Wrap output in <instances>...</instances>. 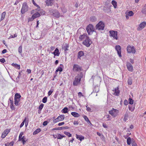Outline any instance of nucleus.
<instances>
[{
	"label": "nucleus",
	"instance_id": "f257e3e1",
	"mask_svg": "<svg viewBox=\"0 0 146 146\" xmlns=\"http://www.w3.org/2000/svg\"><path fill=\"white\" fill-rule=\"evenodd\" d=\"M82 77V74L80 73L75 76L73 82V85L74 86H77L80 84V81Z\"/></svg>",
	"mask_w": 146,
	"mask_h": 146
},
{
	"label": "nucleus",
	"instance_id": "f03ea898",
	"mask_svg": "<svg viewBox=\"0 0 146 146\" xmlns=\"http://www.w3.org/2000/svg\"><path fill=\"white\" fill-rule=\"evenodd\" d=\"M105 25L103 22L100 21L96 26V29L98 30H103L104 29Z\"/></svg>",
	"mask_w": 146,
	"mask_h": 146
},
{
	"label": "nucleus",
	"instance_id": "7ed1b4c3",
	"mask_svg": "<svg viewBox=\"0 0 146 146\" xmlns=\"http://www.w3.org/2000/svg\"><path fill=\"white\" fill-rule=\"evenodd\" d=\"M86 30L88 34L89 35L92 34L93 32L94 31V29L93 25L91 24L88 25L86 27Z\"/></svg>",
	"mask_w": 146,
	"mask_h": 146
},
{
	"label": "nucleus",
	"instance_id": "20e7f679",
	"mask_svg": "<svg viewBox=\"0 0 146 146\" xmlns=\"http://www.w3.org/2000/svg\"><path fill=\"white\" fill-rule=\"evenodd\" d=\"M92 43V41L88 37H87L85 41L83 42V44L87 47H89Z\"/></svg>",
	"mask_w": 146,
	"mask_h": 146
},
{
	"label": "nucleus",
	"instance_id": "39448f33",
	"mask_svg": "<svg viewBox=\"0 0 146 146\" xmlns=\"http://www.w3.org/2000/svg\"><path fill=\"white\" fill-rule=\"evenodd\" d=\"M109 33L110 36L113 37L116 40H117V31H109Z\"/></svg>",
	"mask_w": 146,
	"mask_h": 146
},
{
	"label": "nucleus",
	"instance_id": "423d86ee",
	"mask_svg": "<svg viewBox=\"0 0 146 146\" xmlns=\"http://www.w3.org/2000/svg\"><path fill=\"white\" fill-rule=\"evenodd\" d=\"M118 112V110L113 108L112 110L110 111L109 112L112 116L115 117L117 115Z\"/></svg>",
	"mask_w": 146,
	"mask_h": 146
},
{
	"label": "nucleus",
	"instance_id": "0eeeda50",
	"mask_svg": "<svg viewBox=\"0 0 146 146\" xmlns=\"http://www.w3.org/2000/svg\"><path fill=\"white\" fill-rule=\"evenodd\" d=\"M28 10V7L27 4L26 3L23 4L22 9L21 11V12L22 14H24L25 12Z\"/></svg>",
	"mask_w": 146,
	"mask_h": 146
},
{
	"label": "nucleus",
	"instance_id": "6e6552de",
	"mask_svg": "<svg viewBox=\"0 0 146 146\" xmlns=\"http://www.w3.org/2000/svg\"><path fill=\"white\" fill-rule=\"evenodd\" d=\"M81 70L82 68L81 67L76 64H74L73 68V70L74 72L80 71Z\"/></svg>",
	"mask_w": 146,
	"mask_h": 146
},
{
	"label": "nucleus",
	"instance_id": "1a4fd4ad",
	"mask_svg": "<svg viewBox=\"0 0 146 146\" xmlns=\"http://www.w3.org/2000/svg\"><path fill=\"white\" fill-rule=\"evenodd\" d=\"M64 118V115H61L58 116L56 119L53 120V122L56 123L57 122L63 120Z\"/></svg>",
	"mask_w": 146,
	"mask_h": 146
},
{
	"label": "nucleus",
	"instance_id": "9d476101",
	"mask_svg": "<svg viewBox=\"0 0 146 146\" xmlns=\"http://www.w3.org/2000/svg\"><path fill=\"white\" fill-rule=\"evenodd\" d=\"M127 50L128 52L129 53L132 52L133 53H135L136 51L134 47H132L130 46H127Z\"/></svg>",
	"mask_w": 146,
	"mask_h": 146
},
{
	"label": "nucleus",
	"instance_id": "9b49d317",
	"mask_svg": "<svg viewBox=\"0 0 146 146\" xmlns=\"http://www.w3.org/2000/svg\"><path fill=\"white\" fill-rule=\"evenodd\" d=\"M146 25V22L145 21H143L139 25V27L137 28L138 31L141 30L144 28Z\"/></svg>",
	"mask_w": 146,
	"mask_h": 146
},
{
	"label": "nucleus",
	"instance_id": "f8f14e48",
	"mask_svg": "<svg viewBox=\"0 0 146 146\" xmlns=\"http://www.w3.org/2000/svg\"><path fill=\"white\" fill-rule=\"evenodd\" d=\"M115 48L117 51V53L119 57H121V47L119 45H117L115 46Z\"/></svg>",
	"mask_w": 146,
	"mask_h": 146
},
{
	"label": "nucleus",
	"instance_id": "ddd939ff",
	"mask_svg": "<svg viewBox=\"0 0 146 146\" xmlns=\"http://www.w3.org/2000/svg\"><path fill=\"white\" fill-rule=\"evenodd\" d=\"M126 66L128 70L131 72L133 70V67L131 64L129 62H127Z\"/></svg>",
	"mask_w": 146,
	"mask_h": 146
},
{
	"label": "nucleus",
	"instance_id": "4468645a",
	"mask_svg": "<svg viewBox=\"0 0 146 146\" xmlns=\"http://www.w3.org/2000/svg\"><path fill=\"white\" fill-rule=\"evenodd\" d=\"M9 132V131L8 129H6L5 130L2 134L1 136V138H4L5 136L8 134Z\"/></svg>",
	"mask_w": 146,
	"mask_h": 146
},
{
	"label": "nucleus",
	"instance_id": "2eb2a0df",
	"mask_svg": "<svg viewBox=\"0 0 146 146\" xmlns=\"http://www.w3.org/2000/svg\"><path fill=\"white\" fill-rule=\"evenodd\" d=\"M52 53L54 55V58L55 57V56H58L60 54L58 49L56 48L54 51L53 52H52Z\"/></svg>",
	"mask_w": 146,
	"mask_h": 146
},
{
	"label": "nucleus",
	"instance_id": "dca6fc26",
	"mask_svg": "<svg viewBox=\"0 0 146 146\" xmlns=\"http://www.w3.org/2000/svg\"><path fill=\"white\" fill-rule=\"evenodd\" d=\"M53 0H46L45 1L46 5L47 6L51 5L53 3Z\"/></svg>",
	"mask_w": 146,
	"mask_h": 146
},
{
	"label": "nucleus",
	"instance_id": "f3484780",
	"mask_svg": "<svg viewBox=\"0 0 146 146\" xmlns=\"http://www.w3.org/2000/svg\"><path fill=\"white\" fill-rule=\"evenodd\" d=\"M64 66L62 64H60V66L58 67V69L56 70V72L60 71L62 72Z\"/></svg>",
	"mask_w": 146,
	"mask_h": 146
},
{
	"label": "nucleus",
	"instance_id": "a211bd4d",
	"mask_svg": "<svg viewBox=\"0 0 146 146\" xmlns=\"http://www.w3.org/2000/svg\"><path fill=\"white\" fill-rule=\"evenodd\" d=\"M71 114L75 117H78L80 116L79 114L75 112H72Z\"/></svg>",
	"mask_w": 146,
	"mask_h": 146
},
{
	"label": "nucleus",
	"instance_id": "6ab92c4d",
	"mask_svg": "<svg viewBox=\"0 0 146 146\" xmlns=\"http://www.w3.org/2000/svg\"><path fill=\"white\" fill-rule=\"evenodd\" d=\"M76 137L77 139L80 141L84 139V137L82 135H78L77 134H76Z\"/></svg>",
	"mask_w": 146,
	"mask_h": 146
},
{
	"label": "nucleus",
	"instance_id": "aec40b11",
	"mask_svg": "<svg viewBox=\"0 0 146 146\" xmlns=\"http://www.w3.org/2000/svg\"><path fill=\"white\" fill-rule=\"evenodd\" d=\"M114 91L115 94L116 96H118L119 94V91L118 90V87H116L115 88L114 90H113Z\"/></svg>",
	"mask_w": 146,
	"mask_h": 146
},
{
	"label": "nucleus",
	"instance_id": "412c9836",
	"mask_svg": "<svg viewBox=\"0 0 146 146\" xmlns=\"http://www.w3.org/2000/svg\"><path fill=\"white\" fill-rule=\"evenodd\" d=\"M84 53L83 51H79L78 53V58L80 59V57L83 56Z\"/></svg>",
	"mask_w": 146,
	"mask_h": 146
},
{
	"label": "nucleus",
	"instance_id": "4be33fe9",
	"mask_svg": "<svg viewBox=\"0 0 146 146\" xmlns=\"http://www.w3.org/2000/svg\"><path fill=\"white\" fill-rule=\"evenodd\" d=\"M21 97L20 94L18 93H16L15 95L14 99L20 100Z\"/></svg>",
	"mask_w": 146,
	"mask_h": 146
},
{
	"label": "nucleus",
	"instance_id": "5701e85b",
	"mask_svg": "<svg viewBox=\"0 0 146 146\" xmlns=\"http://www.w3.org/2000/svg\"><path fill=\"white\" fill-rule=\"evenodd\" d=\"M40 15V13L38 12H37L33 15V17L35 19L39 17Z\"/></svg>",
	"mask_w": 146,
	"mask_h": 146
},
{
	"label": "nucleus",
	"instance_id": "b1692460",
	"mask_svg": "<svg viewBox=\"0 0 146 146\" xmlns=\"http://www.w3.org/2000/svg\"><path fill=\"white\" fill-rule=\"evenodd\" d=\"M11 65L15 67L16 68L18 69H20V66L19 65H18L16 63H13Z\"/></svg>",
	"mask_w": 146,
	"mask_h": 146
},
{
	"label": "nucleus",
	"instance_id": "393cba45",
	"mask_svg": "<svg viewBox=\"0 0 146 146\" xmlns=\"http://www.w3.org/2000/svg\"><path fill=\"white\" fill-rule=\"evenodd\" d=\"M125 14L128 16H131L133 15L134 13L132 11H130L128 12H126Z\"/></svg>",
	"mask_w": 146,
	"mask_h": 146
},
{
	"label": "nucleus",
	"instance_id": "a878e982",
	"mask_svg": "<svg viewBox=\"0 0 146 146\" xmlns=\"http://www.w3.org/2000/svg\"><path fill=\"white\" fill-rule=\"evenodd\" d=\"M99 87L98 86H96L93 90V92L97 93L99 92Z\"/></svg>",
	"mask_w": 146,
	"mask_h": 146
},
{
	"label": "nucleus",
	"instance_id": "bb28decb",
	"mask_svg": "<svg viewBox=\"0 0 146 146\" xmlns=\"http://www.w3.org/2000/svg\"><path fill=\"white\" fill-rule=\"evenodd\" d=\"M131 138L130 137H128L127 138V143L128 145H130L131 143Z\"/></svg>",
	"mask_w": 146,
	"mask_h": 146
},
{
	"label": "nucleus",
	"instance_id": "cd10ccee",
	"mask_svg": "<svg viewBox=\"0 0 146 146\" xmlns=\"http://www.w3.org/2000/svg\"><path fill=\"white\" fill-rule=\"evenodd\" d=\"M141 12L143 14H146V4L142 9Z\"/></svg>",
	"mask_w": 146,
	"mask_h": 146
},
{
	"label": "nucleus",
	"instance_id": "c85d7f7f",
	"mask_svg": "<svg viewBox=\"0 0 146 146\" xmlns=\"http://www.w3.org/2000/svg\"><path fill=\"white\" fill-rule=\"evenodd\" d=\"M53 15L54 16L57 18H58L60 16V14L57 11H56L54 13Z\"/></svg>",
	"mask_w": 146,
	"mask_h": 146
},
{
	"label": "nucleus",
	"instance_id": "c756f323",
	"mask_svg": "<svg viewBox=\"0 0 146 146\" xmlns=\"http://www.w3.org/2000/svg\"><path fill=\"white\" fill-rule=\"evenodd\" d=\"M90 20L91 21L93 22L96 21V19L95 17L92 16L90 17Z\"/></svg>",
	"mask_w": 146,
	"mask_h": 146
},
{
	"label": "nucleus",
	"instance_id": "7c9ffc66",
	"mask_svg": "<svg viewBox=\"0 0 146 146\" xmlns=\"http://www.w3.org/2000/svg\"><path fill=\"white\" fill-rule=\"evenodd\" d=\"M68 108L67 107H65L62 110V112L64 113H66L67 112Z\"/></svg>",
	"mask_w": 146,
	"mask_h": 146
},
{
	"label": "nucleus",
	"instance_id": "2f4dec72",
	"mask_svg": "<svg viewBox=\"0 0 146 146\" xmlns=\"http://www.w3.org/2000/svg\"><path fill=\"white\" fill-rule=\"evenodd\" d=\"M40 131L41 130L40 129H37L33 133V135H35L39 133Z\"/></svg>",
	"mask_w": 146,
	"mask_h": 146
},
{
	"label": "nucleus",
	"instance_id": "473e14b6",
	"mask_svg": "<svg viewBox=\"0 0 146 146\" xmlns=\"http://www.w3.org/2000/svg\"><path fill=\"white\" fill-rule=\"evenodd\" d=\"M5 14L6 13L5 12H4L1 15V18L0 20V21H2L4 19L5 17Z\"/></svg>",
	"mask_w": 146,
	"mask_h": 146
},
{
	"label": "nucleus",
	"instance_id": "72a5a7b5",
	"mask_svg": "<svg viewBox=\"0 0 146 146\" xmlns=\"http://www.w3.org/2000/svg\"><path fill=\"white\" fill-rule=\"evenodd\" d=\"M131 144L132 146H137V143L134 141V139H132Z\"/></svg>",
	"mask_w": 146,
	"mask_h": 146
},
{
	"label": "nucleus",
	"instance_id": "f704fd0d",
	"mask_svg": "<svg viewBox=\"0 0 146 146\" xmlns=\"http://www.w3.org/2000/svg\"><path fill=\"white\" fill-rule=\"evenodd\" d=\"M48 13L49 14H50L51 15H53L54 13L53 12V10L52 9H48Z\"/></svg>",
	"mask_w": 146,
	"mask_h": 146
},
{
	"label": "nucleus",
	"instance_id": "c9c22d12",
	"mask_svg": "<svg viewBox=\"0 0 146 146\" xmlns=\"http://www.w3.org/2000/svg\"><path fill=\"white\" fill-rule=\"evenodd\" d=\"M84 118L85 119V120L87 122L89 123L90 124H91V123L90 122L89 119H88V117L86 116H84Z\"/></svg>",
	"mask_w": 146,
	"mask_h": 146
},
{
	"label": "nucleus",
	"instance_id": "e433bc0d",
	"mask_svg": "<svg viewBox=\"0 0 146 146\" xmlns=\"http://www.w3.org/2000/svg\"><path fill=\"white\" fill-rule=\"evenodd\" d=\"M128 84L129 85H131L132 83V79L131 78H129L128 79Z\"/></svg>",
	"mask_w": 146,
	"mask_h": 146
},
{
	"label": "nucleus",
	"instance_id": "4c0bfd02",
	"mask_svg": "<svg viewBox=\"0 0 146 146\" xmlns=\"http://www.w3.org/2000/svg\"><path fill=\"white\" fill-rule=\"evenodd\" d=\"M58 130H61L62 129H68L69 127L67 126H65L62 127H58Z\"/></svg>",
	"mask_w": 146,
	"mask_h": 146
},
{
	"label": "nucleus",
	"instance_id": "58836bf2",
	"mask_svg": "<svg viewBox=\"0 0 146 146\" xmlns=\"http://www.w3.org/2000/svg\"><path fill=\"white\" fill-rule=\"evenodd\" d=\"M15 104L16 106H18L19 105V102L20 101V100L15 99Z\"/></svg>",
	"mask_w": 146,
	"mask_h": 146
},
{
	"label": "nucleus",
	"instance_id": "ea45409f",
	"mask_svg": "<svg viewBox=\"0 0 146 146\" xmlns=\"http://www.w3.org/2000/svg\"><path fill=\"white\" fill-rule=\"evenodd\" d=\"M57 137H57L58 139H61L63 137H65V136H63V135H62L60 134H58L57 135Z\"/></svg>",
	"mask_w": 146,
	"mask_h": 146
},
{
	"label": "nucleus",
	"instance_id": "a19ab883",
	"mask_svg": "<svg viewBox=\"0 0 146 146\" xmlns=\"http://www.w3.org/2000/svg\"><path fill=\"white\" fill-rule=\"evenodd\" d=\"M111 3L113 5L114 7L116 8L117 6V2L113 0L112 1Z\"/></svg>",
	"mask_w": 146,
	"mask_h": 146
},
{
	"label": "nucleus",
	"instance_id": "79ce46f5",
	"mask_svg": "<svg viewBox=\"0 0 146 146\" xmlns=\"http://www.w3.org/2000/svg\"><path fill=\"white\" fill-rule=\"evenodd\" d=\"M64 133L66 135L68 136L69 137H71L72 136V134L70 133L67 132L66 131H64Z\"/></svg>",
	"mask_w": 146,
	"mask_h": 146
},
{
	"label": "nucleus",
	"instance_id": "37998d69",
	"mask_svg": "<svg viewBox=\"0 0 146 146\" xmlns=\"http://www.w3.org/2000/svg\"><path fill=\"white\" fill-rule=\"evenodd\" d=\"M23 135V132H21L19 136V141H20L21 140V139H22V136Z\"/></svg>",
	"mask_w": 146,
	"mask_h": 146
},
{
	"label": "nucleus",
	"instance_id": "c03bdc74",
	"mask_svg": "<svg viewBox=\"0 0 146 146\" xmlns=\"http://www.w3.org/2000/svg\"><path fill=\"white\" fill-rule=\"evenodd\" d=\"M26 139L24 136H23L22 138V139H21V140L23 142V144L24 145L25 144V142H26Z\"/></svg>",
	"mask_w": 146,
	"mask_h": 146
},
{
	"label": "nucleus",
	"instance_id": "a18cd8bd",
	"mask_svg": "<svg viewBox=\"0 0 146 146\" xmlns=\"http://www.w3.org/2000/svg\"><path fill=\"white\" fill-rule=\"evenodd\" d=\"M47 100V97H44L42 100V102L44 103H46Z\"/></svg>",
	"mask_w": 146,
	"mask_h": 146
},
{
	"label": "nucleus",
	"instance_id": "49530a36",
	"mask_svg": "<svg viewBox=\"0 0 146 146\" xmlns=\"http://www.w3.org/2000/svg\"><path fill=\"white\" fill-rule=\"evenodd\" d=\"M53 91L54 90L53 89H51L48 92V96H50L52 94Z\"/></svg>",
	"mask_w": 146,
	"mask_h": 146
},
{
	"label": "nucleus",
	"instance_id": "de8ad7c7",
	"mask_svg": "<svg viewBox=\"0 0 146 146\" xmlns=\"http://www.w3.org/2000/svg\"><path fill=\"white\" fill-rule=\"evenodd\" d=\"M129 104L132 105L133 104V100L131 98H129Z\"/></svg>",
	"mask_w": 146,
	"mask_h": 146
},
{
	"label": "nucleus",
	"instance_id": "09e8293b",
	"mask_svg": "<svg viewBox=\"0 0 146 146\" xmlns=\"http://www.w3.org/2000/svg\"><path fill=\"white\" fill-rule=\"evenodd\" d=\"M85 35H81L79 36V38L81 40H82L83 38H85Z\"/></svg>",
	"mask_w": 146,
	"mask_h": 146
},
{
	"label": "nucleus",
	"instance_id": "8fccbe9b",
	"mask_svg": "<svg viewBox=\"0 0 146 146\" xmlns=\"http://www.w3.org/2000/svg\"><path fill=\"white\" fill-rule=\"evenodd\" d=\"M128 117V115L127 114H125L124 116L123 120L125 121L127 119Z\"/></svg>",
	"mask_w": 146,
	"mask_h": 146
},
{
	"label": "nucleus",
	"instance_id": "3c124183",
	"mask_svg": "<svg viewBox=\"0 0 146 146\" xmlns=\"http://www.w3.org/2000/svg\"><path fill=\"white\" fill-rule=\"evenodd\" d=\"M22 46H20L19 48V53H21L22 52Z\"/></svg>",
	"mask_w": 146,
	"mask_h": 146
},
{
	"label": "nucleus",
	"instance_id": "603ef678",
	"mask_svg": "<svg viewBox=\"0 0 146 146\" xmlns=\"http://www.w3.org/2000/svg\"><path fill=\"white\" fill-rule=\"evenodd\" d=\"M26 121V118H25L24 120L22 122V123H21L20 126V127L21 128L22 127L23 125L24 124L25 121Z\"/></svg>",
	"mask_w": 146,
	"mask_h": 146
},
{
	"label": "nucleus",
	"instance_id": "864d4df0",
	"mask_svg": "<svg viewBox=\"0 0 146 146\" xmlns=\"http://www.w3.org/2000/svg\"><path fill=\"white\" fill-rule=\"evenodd\" d=\"M45 12L43 10H40V15H44L45 14Z\"/></svg>",
	"mask_w": 146,
	"mask_h": 146
},
{
	"label": "nucleus",
	"instance_id": "5fc2aeb1",
	"mask_svg": "<svg viewBox=\"0 0 146 146\" xmlns=\"http://www.w3.org/2000/svg\"><path fill=\"white\" fill-rule=\"evenodd\" d=\"M44 106V104H41L40 105V106H39V107L38 108V109H39V110H41L43 108Z\"/></svg>",
	"mask_w": 146,
	"mask_h": 146
},
{
	"label": "nucleus",
	"instance_id": "6e6d98bb",
	"mask_svg": "<svg viewBox=\"0 0 146 146\" xmlns=\"http://www.w3.org/2000/svg\"><path fill=\"white\" fill-rule=\"evenodd\" d=\"M129 110L131 111H134L135 109V107H133V108H132L130 106H129Z\"/></svg>",
	"mask_w": 146,
	"mask_h": 146
},
{
	"label": "nucleus",
	"instance_id": "4d7b16f0",
	"mask_svg": "<svg viewBox=\"0 0 146 146\" xmlns=\"http://www.w3.org/2000/svg\"><path fill=\"white\" fill-rule=\"evenodd\" d=\"M69 46L68 44H66L65 46L64 51H66L68 50V48Z\"/></svg>",
	"mask_w": 146,
	"mask_h": 146
},
{
	"label": "nucleus",
	"instance_id": "13d9d810",
	"mask_svg": "<svg viewBox=\"0 0 146 146\" xmlns=\"http://www.w3.org/2000/svg\"><path fill=\"white\" fill-rule=\"evenodd\" d=\"M17 35H16L15 34V35H11V36H10L9 38V39H10L11 38H15V37H17Z\"/></svg>",
	"mask_w": 146,
	"mask_h": 146
},
{
	"label": "nucleus",
	"instance_id": "bf43d9fd",
	"mask_svg": "<svg viewBox=\"0 0 146 146\" xmlns=\"http://www.w3.org/2000/svg\"><path fill=\"white\" fill-rule=\"evenodd\" d=\"M8 143L9 146H13V144H14V142L11 141L9 143Z\"/></svg>",
	"mask_w": 146,
	"mask_h": 146
},
{
	"label": "nucleus",
	"instance_id": "052dcab7",
	"mask_svg": "<svg viewBox=\"0 0 146 146\" xmlns=\"http://www.w3.org/2000/svg\"><path fill=\"white\" fill-rule=\"evenodd\" d=\"M86 110L88 111H91V108H89V107H88V106H86Z\"/></svg>",
	"mask_w": 146,
	"mask_h": 146
},
{
	"label": "nucleus",
	"instance_id": "680f3d73",
	"mask_svg": "<svg viewBox=\"0 0 146 146\" xmlns=\"http://www.w3.org/2000/svg\"><path fill=\"white\" fill-rule=\"evenodd\" d=\"M35 19V18H34L33 17V15L32 16V17L31 18H29L28 19L29 21H33L34 19Z\"/></svg>",
	"mask_w": 146,
	"mask_h": 146
},
{
	"label": "nucleus",
	"instance_id": "e2e57ef3",
	"mask_svg": "<svg viewBox=\"0 0 146 146\" xmlns=\"http://www.w3.org/2000/svg\"><path fill=\"white\" fill-rule=\"evenodd\" d=\"M48 123V122L47 121H44L43 123V125L44 126H46L47 125V124Z\"/></svg>",
	"mask_w": 146,
	"mask_h": 146
},
{
	"label": "nucleus",
	"instance_id": "0e129e2a",
	"mask_svg": "<svg viewBox=\"0 0 146 146\" xmlns=\"http://www.w3.org/2000/svg\"><path fill=\"white\" fill-rule=\"evenodd\" d=\"M128 101L126 100H125L124 102V104L125 105H127L128 104Z\"/></svg>",
	"mask_w": 146,
	"mask_h": 146
},
{
	"label": "nucleus",
	"instance_id": "69168bd1",
	"mask_svg": "<svg viewBox=\"0 0 146 146\" xmlns=\"http://www.w3.org/2000/svg\"><path fill=\"white\" fill-rule=\"evenodd\" d=\"M78 96L79 97H80L81 96H84L82 94V93L81 92H79L78 93Z\"/></svg>",
	"mask_w": 146,
	"mask_h": 146
},
{
	"label": "nucleus",
	"instance_id": "338daca9",
	"mask_svg": "<svg viewBox=\"0 0 146 146\" xmlns=\"http://www.w3.org/2000/svg\"><path fill=\"white\" fill-rule=\"evenodd\" d=\"M5 61L4 58H2L0 59V62L2 63H4Z\"/></svg>",
	"mask_w": 146,
	"mask_h": 146
},
{
	"label": "nucleus",
	"instance_id": "774afa93",
	"mask_svg": "<svg viewBox=\"0 0 146 146\" xmlns=\"http://www.w3.org/2000/svg\"><path fill=\"white\" fill-rule=\"evenodd\" d=\"M21 73L20 72H19V74L18 76L16 78V79H17V80H19V78L21 76Z\"/></svg>",
	"mask_w": 146,
	"mask_h": 146
}]
</instances>
